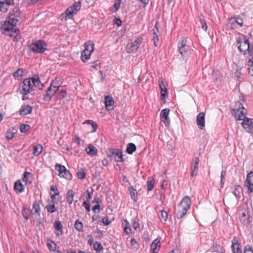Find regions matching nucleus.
I'll list each match as a JSON object with an SVG mask.
<instances>
[{
    "label": "nucleus",
    "instance_id": "1",
    "mask_svg": "<svg viewBox=\"0 0 253 253\" xmlns=\"http://www.w3.org/2000/svg\"><path fill=\"white\" fill-rule=\"evenodd\" d=\"M20 14L19 8L15 7L9 12L5 20L1 22L0 29L2 34L9 36L15 42H17L21 39L19 30L14 28L20 20Z\"/></svg>",
    "mask_w": 253,
    "mask_h": 253
},
{
    "label": "nucleus",
    "instance_id": "2",
    "mask_svg": "<svg viewBox=\"0 0 253 253\" xmlns=\"http://www.w3.org/2000/svg\"><path fill=\"white\" fill-rule=\"evenodd\" d=\"M44 84L41 83L39 76L35 74L32 77L24 79L19 84V89L20 93L23 95L22 100H25L29 98L27 95L34 90V87L39 90H42Z\"/></svg>",
    "mask_w": 253,
    "mask_h": 253
},
{
    "label": "nucleus",
    "instance_id": "3",
    "mask_svg": "<svg viewBox=\"0 0 253 253\" xmlns=\"http://www.w3.org/2000/svg\"><path fill=\"white\" fill-rule=\"evenodd\" d=\"M191 204V200L188 196H185L178 206V211L177 217L178 218H181L187 213V211L190 209Z\"/></svg>",
    "mask_w": 253,
    "mask_h": 253
},
{
    "label": "nucleus",
    "instance_id": "4",
    "mask_svg": "<svg viewBox=\"0 0 253 253\" xmlns=\"http://www.w3.org/2000/svg\"><path fill=\"white\" fill-rule=\"evenodd\" d=\"M236 108L231 110V114L234 116L237 120H244L246 119V116L247 113V110L244 107L243 104L240 102H237L236 103Z\"/></svg>",
    "mask_w": 253,
    "mask_h": 253
},
{
    "label": "nucleus",
    "instance_id": "5",
    "mask_svg": "<svg viewBox=\"0 0 253 253\" xmlns=\"http://www.w3.org/2000/svg\"><path fill=\"white\" fill-rule=\"evenodd\" d=\"M238 48L241 52H243L244 54L247 52L249 54L250 57L252 56V51L253 50V45L251 46L249 41L248 39L244 38L242 39L239 38L237 40Z\"/></svg>",
    "mask_w": 253,
    "mask_h": 253
},
{
    "label": "nucleus",
    "instance_id": "6",
    "mask_svg": "<svg viewBox=\"0 0 253 253\" xmlns=\"http://www.w3.org/2000/svg\"><path fill=\"white\" fill-rule=\"evenodd\" d=\"M81 2L79 1L75 2L72 5L66 9L65 12L62 14L64 20L72 19L74 15L81 9Z\"/></svg>",
    "mask_w": 253,
    "mask_h": 253
},
{
    "label": "nucleus",
    "instance_id": "7",
    "mask_svg": "<svg viewBox=\"0 0 253 253\" xmlns=\"http://www.w3.org/2000/svg\"><path fill=\"white\" fill-rule=\"evenodd\" d=\"M30 49L33 52L42 53L47 50V44L42 40H37L29 45Z\"/></svg>",
    "mask_w": 253,
    "mask_h": 253
},
{
    "label": "nucleus",
    "instance_id": "8",
    "mask_svg": "<svg viewBox=\"0 0 253 253\" xmlns=\"http://www.w3.org/2000/svg\"><path fill=\"white\" fill-rule=\"evenodd\" d=\"M178 50L183 57L188 56L190 54V46L187 44V39L183 37L180 39V40L178 42Z\"/></svg>",
    "mask_w": 253,
    "mask_h": 253
},
{
    "label": "nucleus",
    "instance_id": "9",
    "mask_svg": "<svg viewBox=\"0 0 253 253\" xmlns=\"http://www.w3.org/2000/svg\"><path fill=\"white\" fill-rule=\"evenodd\" d=\"M107 155L111 160L117 162L124 161L122 152L119 149L110 148L107 151Z\"/></svg>",
    "mask_w": 253,
    "mask_h": 253
},
{
    "label": "nucleus",
    "instance_id": "10",
    "mask_svg": "<svg viewBox=\"0 0 253 253\" xmlns=\"http://www.w3.org/2000/svg\"><path fill=\"white\" fill-rule=\"evenodd\" d=\"M55 169L58 172V175L60 177H64L67 180H71L72 178V174L64 166L56 164L55 166Z\"/></svg>",
    "mask_w": 253,
    "mask_h": 253
},
{
    "label": "nucleus",
    "instance_id": "11",
    "mask_svg": "<svg viewBox=\"0 0 253 253\" xmlns=\"http://www.w3.org/2000/svg\"><path fill=\"white\" fill-rule=\"evenodd\" d=\"M240 220L244 226L249 227L251 225L253 217L251 216L248 210H244L240 214Z\"/></svg>",
    "mask_w": 253,
    "mask_h": 253
},
{
    "label": "nucleus",
    "instance_id": "12",
    "mask_svg": "<svg viewBox=\"0 0 253 253\" xmlns=\"http://www.w3.org/2000/svg\"><path fill=\"white\" fill-rule=\"evenodd\" d=\"M243 24V20L240 16L236 18L231 17L229 20L228 26L231 29H234L237 28L238 25L242 26Z\"/></svg>",
    "mask_w": 253,
    "mask_h": 253
},
{
    "label": "nucleus",
    "instance_id": "13",
    "mask_svg": "<svg viewBox=\"0 0 253 253\" xmlns=\"http://www.w3.org/2000/svg\"><path fill=\"white\" fill-rule=\"evenodd\" d=\"M245 186L248 188V192L251 193L253 191V172L251 171L247 175L245 182Z\"/></svg>",
    "mask_w": 253,
    "mask_h": 253
},
{
    "label": "nucleus",
    "instance_id": "14",
    "mask_svg": "<svg viewBox=\"0 0 253 253\" xmlns=\"http://www.w3.org/2000/svg\"><path fill=\"white\" fill-rule=\"evenodd\" d=\"M169 109L166 108L162 110L160 114L161 120L164 122L166 126H169L170 124V120L169 117Z\"/></svg>",
    "mask_w": 253,
    "mask_h": 253
},
{
    "label": "nucleus",
    "instance_id": "15",
    "mask_svg": "<svg viewBox=\"0 0 253 253\" xmlns=\"http://www.w3.org/2000/svg\"><path fill=\"white\" fill-rule=\"evenodd\" d=\"M242 123L243 127L249 133H253V119L247 118Z\"/></svg>",
    "mask_w": 253,
    "mask_h": 253
},
{
    "label": "nucleus",
    "instance_id": "16",
    "mask_svg": "<svg viewBox=\"0 0 253 253\" xmlns=\"http://www.w3.org/2000/svg\"><path fill=\"white\" fill-rule=\"evenodd\" d=\"M57 91V89H55L49 86L46 91V93L43 96V100L45 101H50L52 97Z\"/></svg>",
    "mask_w": 253,
    "mask_h": 253
},
{
    "label": "nucleus",
    "instance_id": "17",
    "mask_svg": "<svg viewBox=\"0 0 253 253\" xmlns=\"http://www.w3.org/2000/svg\"><path fill=\"white\" fill-rule=\"evenodd\" d=\"M143 41L141 37H138L131 43L130 47L128 48V52H133L137 50Z\"/></svg>",
    "mask_w": 253,
    "mask_h": 253
},
{
    "label": "nucleus",
    "instance_id": "18",
    "mask_svg": "<svg viewBox=\"0 0 253 253\" xmlns=\"http://www.w3.org/2000/svg\"><path fill=\"white\" fill-rule=\"evenodd\" d=\"M205 116L203 112L200 113L197 116L196 123L200 129H203L205 126Z\"/></svg>",
    "mask_w": 253,
    "mask_h": 253
},
{
    "label": "nucleus",
    "instance_id": "19",
    "mask_svg": "<svg viewBox=\"0 0 253 253\" xmlns=\"http://www.w3.org/2000/svg\"><path fill=\"white\" fill-rule=\"evenodd\" d=\"M54 228L55 229V234L57 236H61L63 233V225L61 221L59 220H55L53 224Z\"/></svg>",
    "mask_w": 253,
    "mask_h": 253
},
{
    "label": "nucleus",
    "instance_id": "20",
    "mask_svg": "<svg viewBox=\"0 0 253 253\" xmlns=\"http://www.w3.org/2000/svg\"><path fill=\"white\" fill-rule=\"evenodd\" d=\"M114 100L112 96L107 95L105 96V107L108 110H112L114 109Z\"/></svg>",
    "mask_w": 253,
    "mask_h": 253
},
{
    "label": "nucleus",
    "instance_id": "21",
    "mask_svg": "<svg viewBox=\"0 0 253 253\" xmlns=\"http://www.w3.org/2000/svg\"><path fill=\"white\" fill-rule=\"evenodd\" d=\"M32 111V107L30 105H23L21 107L19 110V114L22 116H25L31 113Z\"/></svg>",
    "mask_w": 253,
    "mask_h": 253
},
{
    "label": "nucleus",
    "instance_id": "22",
    "mask_svg": "<svg viewBox=\"0 0 253 253\" xmlns=\"http://www.w3.org/2000/svg\"><path fill=\"white\" fill-rule=\"evenodd\" d=\"M194 164L193 166H191V176L193 177L196 176L197 174L198 170V164L199 163V159L198 157H195L194 159Z\"/></svg>",
    "mask_w": 253,
    "mask_h": 253
},
{
    "label": "nucleus",
    "instance_id": "23",
    "mask_svg": "<svg viewBox=\"0 0 253 253\" xmlns=\"http://www.w3.org/2000/svg\"><path fill=\"white\" fill-rule=\"evenodd\" d=\"M14 190L17 194L21 193L24 191V187L21 180H18L15 182L14 185Z\"/></svg>",
    "mask_w": 253,
    "mask_h": 253
},
{
    "label": "nucleus",
    "instance_id": "24",
    "mask_svg": "<svg viewBox=\"0 0 253 253\" xmlns=\"http://www.w3.org/2000/svg\"><path fill=\"white\" fill-rule=\"evenodd\" d=\"M31 212L33 215L37 214L38 215H40L41 213V209L40 207V202L39 201H36L33 205L32 209L31 211Z\"/></svg>",
    "mask_w": 253,
    "mask_h": 253
},
{
    "label": "nucleus",
    "instance_id": "25",
    "mask_svg": "<svg viewBox=\"0 0 253 253\" xmlns=\"http://www.w3.org/2000/svg\"><path fill=\"white\" fill-rule=\"evenodd\" d=\"M4 4H6L8 6L14 4V0H3L2 1L0 0V11H5L7 10V7H4Z\"/></svg>",
    "mask_w": 253,
    "mask_h": 253
},
{
    "label": "nucleus",
    "instance_id": "26",
    "mask_svg": "<svg viewBox=\"0 0 253 253\" xmlns=\"http://www.w3.org/2000/svg\"><path fill=\"white\" fill-rule=\"evenodd\" d=\"M160 247V241L157 239L155 240L151 245V250L152 253H157Z\"/></svg>",
    "mask_w": 253,
    "mask_h": 253
},
{
    "label": "nucleus",
    "instance_id": "27",
    "mask_svg": "<svg viewBox=\"0 0 253 253\" xmlns=\"http://www.w3.org/2000/svg\"><path fill=\"white\" fill-rule=\"evenodd\" d=\"M128 190L131 199L134 202H137L138 200V193L136 190L133 186H130L128 187Z\"/></svg>",
    "mask_w": 253,
    "mask_h": 253
},
{
    "label": "nucleus",
    "instance_id": "28",
    "mask_svg": "<svg viewBox=\"0 0 253 253\" xmlns=\"http://www.w3.org/2000/svg\"><path fill=\"white\" fill-rule=\"evenodd\" d=\"M158 215L161 222L163 223H166L168 217V213L167 211L164 210H161Z\"/></svg>",
    "mask_w": 253,
    "mask_h": 253
},
{
    "label": "nucleus",
    "instance_id": "29",
    "mask_svg": "<svg viewBox=\"0 0 253 253\" xmlns=\"http://www.w3.org/2000/svg\"><path fill=\"white\" fill-rule=\"evenodd\" d=\"M87 154L92 156H94L97 154V149L96 148L94 147L91 144L88 145V146L85 149Z\"/></svg>",
    "mask_w": 253,
    "mask_h": 253
},
{
    "label": "nucleus",
    "instance_id": "30",
    "mask_svg": "<svg viewBox=\"0 0 253 253\" xmlns=\"http://www.w3.org/2000/svg\"><path fill=\"white\" fill-rule=\"evenodd\" d=\"M75 193L73 190H69L66 194L67 202L69 205H71L74 201Z\"/></svg>",
    "mask_w": 253,
    "mask_h": 253
},
{
    "label": "nucleus",
    "instance_id": "31",
    "mask_svg": "<svg viewBox=\"0 0 253 253\" xmlns=\"http://www.w3.org/2000/svg\"><path fill=\"white\" fill-rule=\"evenodd\" d=\"M61 84L62 83L59 78H56L54 80L52 81L50 86L59 90V87L61 86Z\"/></svg>",
    "mask_w": 253,
    "mask_h": 253
},
{
    "label": "nucleus",
    "instance_id": "32",
    "mask_svg": "<svg viewBox=\"0 0 253 253\" xmlns=\"http://www.w3.org/2000/svg\"><path fill=\"white\" fill-rule=\"evenodd\" d=\"M249 73L251 76H253V49L252 51V56L250 57L248 64Z\"/></svg>",
    "mask_w": 253,
    "mask_h": 253
},
{
    "label": "nucleus",
    "instance_id": "33",
    "mask_svg": "<svg viewBox=\"0 0 253 253\" xmlns=\"http://www.w3.org/2000/svg\"><path fill=\"white\" fill-rule=\"evenodd\" d=\"M43 147L41 144H38L33 146V154L36 156H39L42 152Z\"/></svg>",
    "mask_w": 253,
    "mask_h": 253
},
{
    "label": "nucleus",
    "instance_id": "34",
    "mask_svg": "<svg viewBox=\"0 0 253 253\" xmlns=\"http://www.w3.org/2000/svg\"><path fill=\"white\" fill-rule=\"evenodd\" d=\"M16 133V130L14 128L8 129L5 133V137L7 139H11L13 138L14 134Z\"/></svg>",
    "mask_w": 253,
    "mask_h": 253
},
{
    "label": "nucleus",
    "instance_id": "35",
    "mask_svg": "<svg viewBox=\"0 0 253 253\" xmlns=\"http://www.w3.org/2000/svg\"><path fill=\"white\" fill-rule=\"evenodd\" d=\"M234 190L233 191V194L236 197L237 200L241 198L240 193L242 190V187L240 185L234 186Z\"/></svg>",
    "mask_w": 253,
    "mask_h": 253
},
{
    "label": "nucleus",
    "instance_id": "36",
    "mask_svg": "<svg viewBox=\"0 0 253 253\" xmlns=\"http://www.w3.org/2000/svg\"><path fill=\"white\" fill-rule=\"evenodd\" d=\"M136 147L135 145L132 143H129L127 145L126 151L129 154H132L135 150Z\"/></svg>",
    "mask_w": 253,
    "mask_h": 253
},
{
    "label": "nucleus",
    "instance_id": "37",
    "mask_svg": "<svg viewBox=\"0 0 253 253\" xmlns=\"http://www.w3.org/2000/svg\"><path fill=\"white\" fill-rule=\"evenodd\" d=\"M47 246L50 252H54L56 249V244L51 240L48 239Z\"/></svg>",
    "mask_w": 253,
    "mask_h": 253
},
{
    "label": "nucleus",
    "instance_id": "38",
    "mask_svg": "<svg viewBox=\"0 0 253 253\" xmlns=\"http://www.w3.org/2000/svg\"><path fill=\"white\" fill-rule=\"evenodd\" d=\"M159 33V30H153V41L154 42V45L157 47L158 46L159 43V37H158V33Z\"/></svg>",
    "mask_w": 253,
    "mask_h": 253
},
{
    "label": "nucleus",
    "instance_id": "39",
    "mask_svg": "<svg viewBox=\"0 0 253 253\" xmlns=\"http://www.w3.org/2000/svg\"><path fill=\"white\" fill-rule=\"evenodd\" d=\"M94 50V44L90 42H86L84 44V50L85 51H90V53L93 51Z\"/></svg>",
    "mask_w": 253,
    "mask_h": 253
},
{
    "label": "nucleus",
    "instance_id": "40",
    "mask_svg": "<svg viewBox=\"0 0 253 253\" xmlns=\"http://www.w3.org/2000/svg\"><path fill=\"white\" fill-rule=\"evenodd\" d=\"M90 51H85L83 50L81 53V59L83 62H85L89 59L90 56Z\"/></svg>",
    "mask_w": 253,
    "mask_h": 253
},
{
    "label": "nucleus",
    "instance_id": "41",
    "mask_svg": "<svg viewBox=\"0 0 253 253\" xmlns=\"http://www.w3.org/2000/svg\"><path fill=\"white\" fill-rule=\"evenodd\" d=\"M147 189L148 191H151L154 187L155 180L152 178H148L147 181Z\"/></svg>",
    "mask_w": 253,
    "mask_h": 253
},
{
    "label": "nucleus",
    "instance_id": "42",
    "mask_svg": "<svg viewBox=\"0 0 253 253\" xmlns=\"http://www.w3.org/2000/svg\"><path fill=\"white\" fill-rule=\"evenodd\" d=\"M74 227L79 232H82L83 231V223L79 220H77L75 221Z\"/></svg>",
    "mask_w": 253,
    "mask_h": 253
},
{
    "label": "nucleus",
    "instance_id": "43",
    "mask_svg": "<svg viewBox=\"0 0 253 253\" xmlns=\"http://www.w3.org/2000/svg\"><path fill=\"white\" fill-rule=\"evenodd\" d=\"M45 208L47 210V211L51 213L55 212L57 210V209L55 207V205L54 204L47 205L45 207Z\"/></svg>",
    "mask_w": 253,
    "mask_h": 253
},
{
    "label": "nucleus",
    "instance_id": "44",
    "mask_svg": "<svg viewBox=\"0 0 253 253\" xmlns=\"http://www.w3.org/2000/svg\"><path fill=\"white\" fill-rule=\"evenodd\" d=\"M25 71V70L19 68L13 73V76L15 79L18 78V77H22Z\"/></svg>",
    "mask_w": 253,
    "mask_h": 253
},
{
    "label": "nucleus",
    "instance_id": "45",
    "mask_svg": "<svg viewBox=\"0 0 253 253\" xmlns=\"http://www.w3.org/2000/svg\"><path fill=\"white\" fill-rule=\"evenodd\" d=\"M84 124H87L91 125L93 129L91 130L92 132H95L97 128V125L92 120H86Z\"/></svg>",
    "mask_w": 253,
    "mask_h": 253
},
{
    "label": "nucleus",
    "instance_id": "46",
    "mask_svg": "<svg viewBox=\"0 0 253 253\" xmlns=\"http://www.w3.org/2000/svg\"><path fill=\"white\" fill-rule=\"evenodd\" d=\"M131 248L137 250L139 249V245L137 241L134 238H132L130 240Z\"/></svg>",
    "mask_w": 253,
    "mask_h": 253
},
{
    "label": "nucleus",
    "instance_id": "47",
    "mask_svg": "<svg viewBox=\"0 0 253 253\" xmlns=\"http://www.w3.org/2000/svg\"><path fill=\"white\" fill-rule=\"evenodd\" d=\"M31 127L29 125L22 124L20 126V130L22 133L26 132L29 131Z\"/></svg>",
    "mask_w": 253,
    "mask_h": 253
},
{
    "label": "nucleus",
    "instance_id": "48",
    "mask_svg": "<svg viewBox=\"0 0 253 253\" xmlns=\"http://www.w3.org/2000/svg\"><path fill=\"white\" fill-rule=\"evenodd\" d=\"M125 224L126 226L125 228L124 231L126 233V234L129 235L131 233V228L129 227H127V225L129 224L128 221L126 219H124L123 224Z\"/></svg>",
    "mask_w": 253,
    "mask_h": 253
},
{
    "label": "nucleus",
    "instance_id": "49",
    "mask_svg": "<svg viewBox=\"0 0 253 253\" xmlns=\"http://www.w3.org/2000/svg\"><path fill=\"white\" fill-rule=\"evenodd\" d=\"M93 247L94 250L96 252H100L103 249L101 244L98 242H95L94 243H93Z\"/></svg>",
    "mask_w": 253,
    "mask_h": 253
},
{
    "label": "nucleus",
    "instance_id": "50",
    "mask_svg": "<svg viewBox=\"0 0 253 253\" xmlns=\"http://www.w3.org/2000/svg\"><path fill=\"white\" fill-rule=\"evenodd\" d=\"M86 172L83 170H79L77 172V175L79 179H84L86 176Z\"/></svg>",
    "mask_w": 253,
    "mask_h": 253
},
{
    "label": "nucleus",
    "instance_id": "51",
    "mask_svg": "<svg viewBox=\"0 0 253 253\" xmlns=\"http://www.w3.org/2000/svg\"><path fill=\"white\" fill-rule=\"evenodd\" d=\"M57 94L60 96V99H63L67 96V92L65 89H62L57 92Z\"/></svg>",
    "mask_w": 253,
    "mask_h": 253
},
{
    "label": "nucleus",
    "instance_id": "52",
    "mask_svg": "<svg viewBox=\"0 0 253 253\" xmlns=\"http://www.w3.org/2000/svg\"><path fill=\"white\" fill-rule=\"evenodd\" d=\"M30 174V172H28L27 171H25L23 174L22 180L25 183L26 185H27L28 183H31V182L29 181V179L27 177V175H29Z\"/></svg>",
    "mask_w": 253,
    "mask_h": 253
},
{
    "label": "nucleus",
    "instance_id": "53",
    "mask_svg": "<svg viewBox=\"0 0 253 253\" xmlns=\"http://www.w3.org/2000/svg\"><path fill=\"white\" fill-rule=\"evenodd\" d=\"M132 226L135 230H137L139 228V224L138 220L136 218H133L132 219Z\"/></svg>",
    "mask_w": 253,
    "mask_h": 253
},
{
    "label": "nucleus",
    "instance_id": "54",
    "mask_svg": "<svg viewBox=\"0 0 253 253\" xmlns=\"http://www.w3.org/2000/svg\"><path fill=\"white\" fill-rule=\"evenodd\" d=\"M168 91L167 88H164V89L162 88V89H161V96L162 97L163 99H165L166 96H168Z\"/></svg>",
    "mask_w": 253,
    "mask_h": 253
},
{
    "label": "nucleus",
    "instance_id": "55",
    "mask_svg": "<svg viewBox=\"0 0 253 253\" xmlns=\"http://www.w3.org/2000/svg\"><path fill=\"white\" fill-rule=\"evenodd\" d=\"M121 0H116L114 3L113 7L115 9V11H117L119 10L121 6Z\"/></svg>",
    "mask_w": 253,
    "mask_h": 253
},
{
    "label": "nucleus",
    "instance_id": "56",
    "mask_svg": "<svg viewBox=\"0 0 253 253\" xmlns=\"http://www.w3.org/2000/svg\"><path fill=\"white\" fill-rule=\"evenodd\" d=\"M83 205L86 211L89 212L90 210V202L85 201L83 203Z\"/></svg>",
    "mask_w": 253,
    "mask_h": 253
},
{
    "label": "nucleus",
    "instance_id": "57",
    "mask_svg": "<svg viewBox=\"0 0 253 253\" xmlns=\"http://www.w3.org/2000/svg\"><path fill=\"white\" fill-rule=\"evenodd\" d=\"M233 253H242V250L240 248L239 246L236 248L233 246L231 247Z\"/></svg>",
    "mask_w": 253,
    "mask_h": 253
},
{
    "label": "nucleus",
    "instance_id": "58",
    "mask_svg": "<svg viewBox=\"0 0 253 253\" xmlns=\"http://www.w3.org/2000/svg\"><path fill=\"white\" fill-rule=\"evenodd\" d=\"M244 253H253V249L249 246H246L244 249Z\"/></svg>",
    "mask_w": 253,
    "mask_h": 253
},
{
    "label": "nucleus",
    "instance_id": "59",
    "mask_svg": "<svg viewBox=\"0 0 253 253\" xmlns=\"http://www.w3.org/2000/svg\"><path fill=\"white\" fill-rule=\"evenodd\" d=\"M200 22L202 25V29L206 31L208 29V26L206 22L204 21V20H202V19H200Z\"/></svg>",
    "mask_w": 253,
    "mask_h": 253
},
{
    "label": "nucleus",
    "instance_id": "60",
    "mask_svg": "<svg viewBox=\"0 0 253 253\" xmlns=\"http://www.w3.org/2000/svg\"><path fill=\"white\" fill-rule=\"evenodd\" d=\"M102 222L106 226L109 225L111 223V221L109 220V218L107 216L102 218Z\"/></svg>",
    "mask_w": 253,
    "mask_h": 253
},
{
    "label": "nucleus",
    "instance_id": "61",
    "mask_svg": "<svg viewBox=\"0 0 253 253\" xmlns=\"http://www.w3.org/2000/svg\"><path fill=\"white\" fill-rule=\"evenodd\" d=\"M100 206L99 204H96L94 206H93L92 208V210L95 213H98L99 212Z\"/></svg>",
    "mask_w": 253,
    "mask_h": 253
},
{
    "label": "nucleus",
    "instance_id": "62",
    "mask_svg": "<svg viewBox=\"0 0 253 253\" xmlns=\"http://www.w3.org/2000/svg\"><path fill=\"white\" fill-rule=\"evenodd\" d=\"M159 87L161 89H162V88L164 89V88H167L166 83L164 81L162 80V81H159Z\"/></svg>",
    "mask_w": 253,
    "mask_h": 253
},
{
    "label": "nucleus",
    "instance_id": "63",
    "mask_svg": "<svg viewBox=\"0 0 253 253\" xmlns=\"http://www.w3.org/2000/svg\"><path fill=\"white\" fill-rule=\"evenodd\" d=\"M50 190L54 192V193H58L59 195V191L57 188V187L55 185H51L50 186Z\"/></svg>",
    "mask_w": 253,
    "mask_h": 253
},
{
    "label": "nucleus",
    "instance_id": "64",
    "mask_svg": "<svg viewBox=\"0 0 253 253\" xmlns=\"http://www.w3.org/2000/svg\"><path fill=\"white\" fill-rule=\"evenodd\" d=\"M214 250L215 252H219V253H220V251H223L220 246L217 244L214 246Z\"/></svg>",
    "mask_w": 253,
    "mask_h": 253
}]
</instances>
